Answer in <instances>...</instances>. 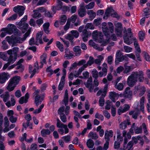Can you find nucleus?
I'll return each instance as SVG.
<instances>
[{"instance_id":"obj_28","label":"nucleus","mask_w":150,"mask_h":150,"mask_svg":"<svg viewBox=\"0 0 150 150\" xmlns=\"http://www.w3.org/2000/svg\"><path fill=\"white\" fill-rule=\"evenodd\" d=\"M56 45L61 52H62L64 51L63 48L62 47L63 45L60 42L57 41L56 42Z\"/></svg>"},{"instance_id":"obj_36","label":"nucleus","mask_w":150,"mask_h":150,"mask_svg":"<svg viewBox=\"0 0 150 150\" xmlns=\"http://www.w3.org/2000/svg\"><path fill=\"white\" fill-rule=\"evenodd\" d=\"M62 139H63L66 143H68L71 140V137L69 135H67L63 137Z\"/></svg>"},{"instance_id":"obj_23","label":"nucleus","mask_w":150,"mask_h":150,"mask_svg":"<svg viewBox=\"0 0 150 150\" xmlns=\"http://www.w3.org/2000/svg\"><path fill=\"white\" fill-rule=\"evenodd\" d=\"M40 58L41 60L40 63L41 64V65L40 66V67L42 68L43 66L44 63L45 64H46V57H44L43 55H42L40 56Z\"/></svg>"},{"instance_id":"obj_1","label":"nucleus","mask_w":150,"mask_h":150,"mask_svg":"<svg viewBox=\"0 0 150 150\" xmlns=\"http://www.w3.org/2000/svg\"><path fill=\"white\" fill-rule=\"evenodd\" d=\"M108 27L107 26L106 23L103 22L102 24V28L106 40L108 41L110 39V33H112L114 32V28L113 23L111 22H108Z\"/></svg>"},{"instance_id":"obj_47","label":"nucleus","mask_w":150,"mask_h":150,"mask_svg":"<svg viewBox=\"0 0 150 150\" xmlns=\"http://www.w3.org/2000/svg\"><path fill=\"white\" fill-rule=\"evenodd\" d=\"M9 120L12 123H15L16 122L17 118L16 117H14L13 116H12L10 117Z\"/></svg>"},{"instance_id":"obj_8","label":"nucleus","mask_w":150,"mask_h":150,"mask_svg":"<svg viewBox=\"0 0 150 150\" xmlns=\"http://www.w3.org/2000/svg\"><path fill=\"white\" fill-rule=\"evenodd\" d=\"M29 98L28 93H27L25 96L21 97L19 99V103L20 104H22L24 103H26L28 102V99Z\"/></svg>"},{"instance_id":"obj_51","label":"nucleus","mask_w":150,"mask_h":150,"mask_svg":"<svg viewBox=\"0 0 150 150\" xmlns=\"http://www.w3.org/2000/svg\"><path fill=\"white\" fill-rule=\"evenodd\" d=\"M43 23V19L42 18H39L36 21V24L39 27Z\"/></svg>"},{"instance_id":"obj_19","label":"nucleus","mask_w":150,"mask_h":150,"mask_svg":"<svg viewBox=\"0 0 150 150\" xmlns=\"http://www.w3.org/2000/svg\"><path fill=\"white\" fill-rule=\"evenodd\" d=\"M67 20V17L66 15H62L60 18V20L59 21L60 25H63L66 22Z\"/></svg>"},{"instance_id":"obj_39","label":"nucleus","mask_w":150,"mask_h":150,"mask_svg":"<svg viewBox=\"0 0 150 150\" xmlns=\"http://www.w3.org/2000/svg\"><path fill=\"white\" fill-rule=\"evenodd\" d=\"M141 138V137L137 136V137H133L132 138V144H136L138 142V141Z\"/></svg>"},{"instance_id":"obj_6","label":"nucleus","mask_w":150,"mask_h":150,"mask_svg":"<svg viewBox=\"0 0 150 150\" xmlns=\"http://www.w3.org/2000/svg\"><path fill=\"white\" fill-rule=\"evenodd\" d=\"M25 9V8L23 6L18 5L13 8V11L16 13H18V16L21 17L24 14V11Z\"/></svg>"},{"instance_id":"obj_22","label":"nucleus","mask_w":150,"mask_h":150,"mask_svg":"<svg viewBox=\"0 0 150 150\" xmlns=\"http://www.w3.org/2000/svg\"><path fill=\"white\" fill-rule=\"evenodd\" d=\"M20 24L21 25L23 24L22 27L21 31L23 33H24L27 31L29 25L27 23H22Z\"/></svg>"},{"instance_id":"obj_53","label":"nucleus","mask_w":150,"mask_h":150,"mask_svg":"<svg viewBox=\"0 0 150 150\" xmlns=\"http://www.w3.org/2000/svg\"><path fill=\"white\" fill-rule=\"evenodd\" d=\"M120 143L119 142L115 141L114 144V148L115 149L118 150L119 149L120 146Z\"/></svg>"},{"instance_id":"obj_63","label":"nucleus","mask_w":150,"mask_h":150,"mask_svg":"<svg viewBox=\"0 0 150 150\" xmlns=\"http://www.w3.org/2000/svg\"><path fill=\"white\" fill-rule=\"evenodd\" d=\"M83 75L84 77V79H87L89 78V73L87 71H84L83 73Z\"/></svg>"},{"instance_id":"obj_41","label":"nucleus","mask_w":150,"mask_h":150,"mask_svg":"<svg viewBox=\"0 0 150 150\" xmlns=\"http://www.w3.org/2000/svg\"><path fill=\"white\" fill-rule=\"evenodd\" d=\"M89 66L91 65L94 63V59L92 56H90L89 57V60L87 62Z\"/></svg>"},{"instance_id":"obj_42","label":"nucleus","mask_w":150,"mask_h":150,"mask_svg":"<svg viewBox=\"0 0 150 150\" xmlns=\"http://www.w3.org/2000/svg\"><path fill=\"white\" fill-rule=\"evenodd\" d=\"M0 58L2 59L4 61H6L8 57L6 54H4L2 52H0Z\"/></svg>"},{"instance_id":"obj_21","label":"nucleus","mask_w":150,"mask_h":150,"mask_svg":"<svg viewBox=\"0 0 150 150\" xmlns=\"http://www.w3.org/2000/svg\"><path fill=\"white\" fill-rule=\"evenodd\" d=\"M43 99L44 98H40V97H38V96L35 97V103L36 104V105L37 106H38L39 104V103H40Z\"/></svg>"},{"instance_id":"obj_55","label":"nucleus","mask_w":150,"mask_h":150,"mask_svg":"<svg viewBox=\"0 0 150 150\" xmlns=\"http://www.w3.org/2000/svg\"><path fill=\"white\" fill-rule=\"evenodd\" d=\"M13 33L16 36H20L21 34L20 31L16 27L15 28V30H14V31Z\"/></svg>"},{"instance_id":"obj_14","label":"nucleus","mask_w":150,"mask_h":150,"mask_svg":"<svg viewBox=\"0 0 150 150\" xmlns=\"http://www.w3.org/2000/svg\"><path fill=\"white\" fill-rule=\"evenodd\" d=\"M87 14L89 15V18L91 21L96 16V13L93 10L88 11L87 12Z\"/></svg>"},{"instance_id":"obj_10","label":"nucleus","mask_w":150,"mask_h":150,"mask_svg":"<svg viewBox=\"0 0 150 150\" xmlns=\"http://www.w3.org/2000/svg\"><path fill=\"white\" fill-rule=\"evenodd\" d=\"M17 57L15 54H14V55H9L6 61H8L9 64H12L16 60Z\"/></svg>"},{"instance_id":"obj_64","label":"nucleus","mask_w":150,"mask_h":150,"mask_svg":"<svg viewBox=\"0 0 150 150\" xmlns=\"http://www.w3.org/2000/svg\"><path fill=\"white\" fill-rule=\"evenodd\" d=\"M47 87V84L45 83L42 84L40 88L41 91L42 92L46 90Z\"/></svg>"},{"instance_id":"obj_9","label":"nucleus","mask_w":150,"mask_h":150,"mask_svg":"<svg viewBox=\"0 0 150 150\" xmlns=\"http://www.w3.org/2000/svg\"><path fill=\"white\" fill-rule=\"evenodd\" d=\"M130 88L129 87H127L124 92V97L125 98H131V91H130Z\"/></svg>"},{"instance_id":"obj_29","label":"nucleus","mask_w":150,"mask_h":150,"mask_svg":"<svg viewBox=\"0 0 150 150\" xmlns=\"http://www.w3.org/2000/svg\"><path fill=\"white\" fill-rule=\"evenodd\" d=\"M139 38L141 41H143L145 38V33L142 31H140L139 33Z\"/></svg>"},{"instance_id":"obj_62","label":"nucleus","mask_w":150,"mask_h":150,"mask_svg":"<svg viewBox=\"0 0 150 150\" xmlns=\"http://www.w3.org/2000/svg\"><path fill=\"white\" fill-rule=\"evenodd\" d=\"M105 101L104 99H102L99 98V105L101 107L103 106L104 104Z\"/></svg>"},{"instance_id":"obj_12","label":"nucleus","mask_w":150,"mask_h":150,"mask_svg":"<svg viewBox=\"0 0 150 150\" xmlns=\"http://www.w3.org/2000/svg\"><path fill=\"white\" fill-rule=\"evenodd\" d=\"M131 122L128 120H126L122 122L120 125V128L122 129H123L126 128L127 125H130Z\"/></svg>"},{"instance_id":"obj_57","label":"nucleus","mask_w":150,"mask_h":150,"mask_svg":"<svg viewBox=\"0 0 150 150\" xmlns=\"http://www.w3.org/2000/svg\"><path fill=\"white\" fill-rule=\"evenodd\" d=\"M43 34V32L41 31L39 33H38L36 35V39L37 40H38V39L41 38V37Z\"/></svg>"},{"instance_id":"obj_52","label":"nucleus","mask_w":150,"mask_h":150,"mask_svg":"<svg viewBox=\"0 0 150 150\" xmlns=\"http://www.w3.org/2000/svg\"><path fill=\"white\" fill-rule=\"evenodd\" d=\"M60 117L61 120L63 122L65 123L66 122L67 117L64 114L60 115Z\"/></svg>"},{"instance_id":"obj_7","label":"nucleus","mask_w":150,"mask_h":150,"mask_svg":"<svg viewBox=\"0 0 150 150\" xmlns=\"http://www.w3.org/2000/svg\"><path fill=\"white\" fill-rule=\"evenodd\" d=\"M10 75L7 72H3L0 74V84H3L6 82L9 78Z\"/></svg>"},{"instance_id":"obj_15","label":"nucleus","mask_w":150,"mask_h":150,"mask_svg":"<svg viewBox=\"0 0 150 150\" xmlns=\"http://www.w3.org/2000/svg\"><path fill=\"white\" fill-rule=\"evenodd\" d=\"M136 88L137 90L139 89L140 92L139 94L140 96H142L144 95L146 91L145 87L143 86H138Z\"/></svg>"},{"instance_id":"obj_37","label":"nucleus","mask_w":150,"mask_h":150,"mask_svg":"<svg viewBox=\"0 0 150 150\" xmlns=\"http://www.w3.org/2000/svg\"><path fill=\"white\" fill-rule=\"evenodd\" d=\"M10 96L9 94V92L8 91H6L5 92V94L4 95V99H3V101L5 102L9 99Z\"/></svg>"},{"instance_id":"obj_49","label":"nucleus","mask_w":150,"mask_h":150,"mask_svg":"<svg viewBox=\"0 0 150 150\" xmlns=\"http://www.w3.org/2000/svg\"><path fill=\"white\" fill-rule=\"evenodd\" d=\"M99 59H95V62L96 64H99L100 63L101 60H102L103 59V57L101 55H99Z\"/></svg>"},{"instance_id":"obj_40","label":"nucleus","mask_w":150,"mask_h":150,"mask_svg":"<svg viewBox=\"0 0 150 150\" xmlns=\"http://www.w3.org/2000/svg\"><path fill=\"white\" fill-rule=\"evenodd\" d=\"M94 27L91 23H87L85 26V28L86 29H94Z\"/></svg>"},{"instance_id":"obj_17","label":"nucleus","mask_w":150,"mask_h":150,"mask_svg":"<svg viewBox=\"0 0 150 150\" xmlns=\"http://www.w3.org/2000/svg\"><path fill=\"white\" fill-rule=\"evenodd\" d=\"M50 133V131L48 129H43L41 131V134L44 137H45L47 135H49Z\"/></svg>"},{"instance_id":"obj_56","label":"nucleus","mask_w":150,"mask_h":150,"mask_svg":"<svg viewBox=\"0 0 150 150\" xmlns=\"http://www.w3.org/2000/svg\"><path fill=\"white\" fill-rule=\"evenodd\" d=\"M4 126L5 127H7L9 125V121L8 118L6 116H5L4 118Z\"/></svg>"},{"instance_id":"obj_54","label":"nucleus","mask_w":150,"mask_h":150,"mask_svg":"<svg viewBox=\"0 0 150 150\" xmlns=\"http://www.w3.org/2000/svg\"><path fill=\"white\" fill-rule=\"evenodd\" d=\"M133 43V45L134 46L137 45L138 44V40L136 38L132 36V43Z\"/></svg>"},{"instance_id":"obj_3","label":"nucleus","mask_w":150,"mask_h":150,"mask_svg":"<svg viewBox=\"0 0 150 150\" xmlns=\"http://www.w3.org/2000/svg\"><path fill=\"white\" fill-rule=\"evenodd\" d=\"M144 73L142 70L132 72V86L134 85L138 80L140 82H143L144 78Z\"/></svg>"},{"instance_id":"obj_11","label":"nucleus","mask_w":150,"mask_h":150,"mask_svg":"<svg viewBox=\"0 0 150 150\" xmlns=\"http://www.w3.org/2000/svg\"><path fill=\"white\" fill-rule=\"evenodd\" d=\"M78 14L80 17H83L86 15V11L84 6H81L78 10Z\"/></svg>"},{"instance_id":"obj_32","label":"nucleus","mask_w":150,"mask_h":150,"mask_svg":"<svg viewBox=\"0 0 150 150\" xmlns=\"http://www.w3.org/2000/svg\"><path fill=\"white\" fill-rule=\"evenodd\" d=\"M100 40H99L98 41L99 42L101 43V46H106L107 44V42L103 40V36H101V35H100Z\"/></svg>"},{"instance_id":"obj_33","label":"nucleus","mask_w":150,"mask_h":150,"mask_svg":"<svg viewBox=\"0 0 150 150\" xmlns=\"http://www.w3.org/2000/svg\"><path fill=\"white\" fill-rule=\"evenodd\" d=\"M66 125L62 123L59 118L57 119V126L58 128L63 127Z\"/></svg>"},{"instance_id":"obj_5","label":"nucleus","mask_w":150,"mask_h":150,"mask_svg":"<svg viewBox=\"0 0 150 150\" xmlns=\"http://www.w3.org/2000/svg\"><path fill=\"white\" fill-rule=\"evenodd\" d=\"M16 27L13 24H9L7 25L8 28H3L1 29V31H4L9 35H11L13 33Z\"/></svg>"},{"instance_id":"obj_13","label":"nucleus","mask_w":150,"mask_h":150,"mask_svg":"<svg viewBox=\"0 0 150 150\" xmlns=\"http://www.w3.org/2000/svg\"><path fill=\"white\" fill-rule=\"evenodd\" d=\"M125 32H126L125 35L123 37L124 42L128 45H129L130 43H131V42L130 43V40H131V38H130V39H129V35L127 33L126 30L125 32L124 31V33H125Z\"/></svg>"},{"instance_id":"obj_58","label":"nucleus","mask_w":150,"mask_h":150,"mask_svg":"<svg viewBox=\"0 0 150 150\" xmlns=\"http://www.w3.org/2000/svg\"><path fill=\"white\" fill-rule=\"evenodd\" d=\"M17 66L16 68V69L17 70L20 69V71L21 72H23L24 69V66L22 64H20L17 65Z\"/></svg>"},{"instance_id":"obj_2","label":"nucleus","mask_w":150,"mask_h":150,"mask_svg":"<svg viewBox=\"0 0 150 150\" xmlns=\"http://www.w3.org/2000/svg\"><path fill=\"white\" fill-rule=\"evenodd\" d=\"M20 76H15L11 78L7 83L6 89L9 92L13 91L21 80Z\"/></svg>"},{"instance_id":"obj_44","label":"nucleus","mask_w":150,"mask_h":150,"mask_svg":"<svg viewBox=\"0 0 150 150\" xmlns=\"http://www.w3.org/2000/svg\"><path fill=\"white\" fill-rule=\"evenodd\" d=\"M83 36H87L88 37L89 36L91 35V33L89 31H88L86 30H84L82 32Z\"/></svg>"},{"instance_id":"obj_38","label":"nucleus","mask_w":150,"mask_h":150,"mask_svg":"<svg viewBox=\"0 0 150 150\" xmlns=\"http://www.w3.org/2000/svg\"><path fill=\"white\" fill-rule=\"evenodd\" d=\"M112 10H113V11H114V10L112 9V8H109V7H108L107 9H106V10L105 12V15H106V19L108 18V16H109V15L111 13V12H112Z\"/></svg>"},{"instance_id":"obj_59","label":"nucleus","mask_w":150,"mask_h":150,"mask_svg":"<svg viewBox=\"0 0 150 150\" xmlns=\"http://www.w3.org/2000/svg\"><path fill=\"white\" fill-rule=\"evenodd\" d=\"M37 145L35 143L32 144L30 146V149L31 150H38Z\"/></svg>"},{"instance_id":"obj_4","label":"nucleus","mask_w":150,"mask_h":150,"mask_svg":"<svg viewBox=\"0 0 150 150\" xmlns=\"http://www.w3.org/2000/svg\"><path fill=\"white\" fill-rule=\"evenodd\" d=\"M18 37L14 35H12L11 37L9 36H6V38L7 41L9 45H12V46L13 47L16 45V43H19Z\"/></svg>"},{"instance_id":"obj_61","label":"nucleus","mask_w":150,"mask_h":150,"mask_svg":"<svg viewBox=\"0 0 150 150\" xmlns=\"http://www.w3.org/2000/svg\"><path fill=\"white\" fill-rule=\"evenodd\" d=\"M124 68L122 66H120L117 67L116 69V71L117 73L120 74L121 72L124 70Z\"/></svg>"},{"instance_id":"obj_20","label":"nucleus","mask_w":150,"mask_h":150,"mask_svg":"<svg viewBox=\"0 0 150 150\" xmlns=\"http://www.w3.org/2000/svg\"><path fill=\"white\" fill-rule=\"evenodd\" d=\"M102 20V18H101L100 17L98 18L97 19H95L94 20L93 23L96 26H98L101 24Z\"/></svg>"},{"instance_id":"obj_27","label":"nucleus","mask_w":150,"mask_h":150,"mask_svg":"<svg viewBox=\"0 0 150 150\" xmlns=\"http://www.w3.org/2000/svg\"><path fill=\"white\" fill-rule=\"evenodd\" d=\"M92 76L95 79H97L98 77V72L96 69L94 68L91 72Z\"/></svg>"},{"instance_id":"obj_50","label":"nucleus","mask_w":150,"mask_h":150,"mask_svg":"<svg viewBox=\"0 0 150 150\" xmlns=\"http://www.w3.org/2000/svg\"><path fill=\"white\" fill-rule=\"evenodd\" d=\"M135 48V52L137 53H140L141 52V50L139 47V44H138L137 45H136L134 46Z\"/></svg>"},{"instance_id":"obj_26","label":"nucleus","mask_w":150,"mask_h":150,"mask_svg":"<svg viewBox=\"0 0 150 150\" xmlns=\"http://www.w3.org/2000/svg\"><path fill=\"white\" fill-rule=\"evenodd\" d=\"M84 84L86 88H89V91L90 92H92L94 88V86H93L92 84L89 83H84Z\"/></svg>"},{"instance_id":"obj_25","label":"nucleus","mask_w":150,"mask_h":150,"mask_svg":"<svg viewBox=\"0 0 150 150\" xmlns=\"http://www.w3.org/2000/svg\"><path fill=\"white\" fill-rule=\"evenodd\" d=\"M34 13L33 15V17L35 18H38L41 17V14L38 11L34 10Z\"/></svg>"},{"instance_id":"obj_30","label":"nucleus","mask_w":150,"mask_h":150,"mask_svg":"<svg viewBox=\"0 0 150 150\" xmlns=\"http://www.w3.org/2000/svg\"><path fill=\"white\" fill-rule=\"evenodd\" d=\"M132 59H133L134 61H133V62L134 63V64L133 63L132 64V69L136 67L138 63L137 62L136 60H135V56L133 54H132Z\"/></svg>"},{"instance_id":"obj_16","label":"nucleus","mask_w":150,"mask_h":150,"mask_svg":"<svg viewBox=\"0 0 150 150\" xmlns=\"http://www.w3.org/2000/svg\"><path fill=\"white\" fill-rule=\"evenodd\" d=\"M145 98L142 97L140 99V109L142 111H144V103Z\"/></svg>"},{"instance_id":"obj_35","label":"nucleus","mask_w":150,"mask_h":150,"mask_svg":"<svg viewBox=\"0 0 150 150\" xmlns=\"http://www.w3.org/2000/svg\"><path fill=\"white\" fill-rule=\"evenodd\" d=\"M95 5V3L94 2H91L88 4L86 5L85 7L87 9H91L93 8Z\"/></svg>"},{"instance_id":"obj_45","label":"nucleus","mask_w":150,"mask_h":150,"mask_svg":"<svg viewBox=\"0 0 150 150\" xmlns=\"http://www.w3.org/2000/svg\"><path fill=\"white\" fill-rule=\"evenodd\" d=\"M111 107V114L113 117H115L116 115V108L113 105H112Z\"/></svg>"},{"instance_id":"obj_43","label":"nucleus","mask_w":150,"mask_h":150,"mask_svg":"<svg viewBox=\"0 0 150 150\" xmlns=\"http://www.w3.org/2000/svg\"><path fill=\"white\" fill-rule=\"evenodd\" d=\"M64 58L69 59H71L74 57V55L71 53H70L69 54H65L64 56Z\"/></svg>"},{"instance_id":"obj_24","label":"nucleus","mask_w":150,"mask_h":150,"mask_svg":"<svg viewBox=\"0 0 150 150\" xmlns=\"http://www.w3.org/2000/svg\"><path fill=\"white\" fill-rule=\"evenodd\" d=\"M139 113V111L138 108H137L134 110L132 113V117L135 119L137 118V116Z\"/></svg>"},{"instance_id":"obj_48","label":"nucleus","mask_w":150,"mask_h":150,"mask_svg":"<svg viewBox=\"0 0 150 150\" xmlns=\"http://www.w3.org/2000/svg\"><path fill=\"white\" fill-rule=\"evenodd\" d=\"M103 114L105 117H106L107 119H109L110 118V114L108 112V111L106 110H104L103 111Z\"/></svg>"},{"instance_id":"obj_34","label":"nucleus","mask_w":150,"mask_h":150,"mask_svg":"<svg viewBox=\"0 0 150 150\" xmlns=\"http://www.w3.org/2000/svg\"><path fill=\"white\" fill-rule=\"evenodd\" d=\"M143 54L145 60L147 61L150 62V55H149L148 53L145 52H143Z\"/></svg>"},{"instance_id":"obj_60","label":"nucleus","mask_w":150,"mask_h":150,"mask_svg":"<svg viewBox=\"0 0 150 150\" xmlns=\"http://www.w3.org/2000/svg\"><path fill=\"white\" fill-rule=\"evenodd\" d=\"M64 107L63 106L61 107L58 110V112L59 114H60L61 115H63V114H64L63 113V112L64 111Z\"/></svg>"},{"instance_id":"obj_31","label":"nucleus","mask_w":150,"mask_h":150,"mask_svg":"<svg viewBox=\"0 0 150 150\" xmlns=\"http://www.w3.org/2000/svg\"><path fill=\"white\" fill-rule=\"evenodd\" d=\"M71 33L73 37L76 38H77L79 35L78 31L76 30H72L71 31Z\"/></svg>"},{"instance_id":"obj_18","label":"nucleus","mask_w":150,"mask_h":150,"mask_svg":"<svg viewBox=\"0 0 150 150\" xmlns=\"http://www.w3.org/2000/svg\"><path fill=\"white\" fill-rule=\"evenodd\" d=\"M86 145L89 148H92L94 146L93 141L91 139H89L86 142Z\"/></svg>"},{"instance_id":"obj_46","label":"nucleus","mask_w":150,"mask_h":150,"mask_svg":"<svg viewBox=\"0 0 150 150\" xmlns=\"http://www.w3.org/2000/svg\"><path fill=\"white\" fill-rule=\"evenodd\" d=\"M17 16H18L16 14H14L8 18L7 20L8 21H13L17 18Z\"/></svg>"}]
</instances>
